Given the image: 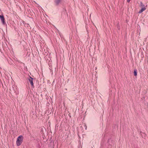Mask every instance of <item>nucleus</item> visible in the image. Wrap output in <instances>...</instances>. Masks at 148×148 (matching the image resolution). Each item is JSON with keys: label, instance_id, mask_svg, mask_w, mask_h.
<instances>
[{"label": "nucleus", "instance_id": "1", "mask_svg": "<svg viewBox=\"0 0 148 148\" xmlns=\"http://www.w3.org/2000/svg\"><path fill=\"white\" fill-rule=\"evenodd\" d=\"M23 137L22 136H18V137L17 138L16 140L17 145L18 146L20 145L21 144L23 141Z\"/></svg>", "mask_w": 148, "mask_h": 148}, {"label": "nucleus", "instance_id": "2", "mask_svg": "<svg viewBox=\"0 0 148 148\" xmlns=\"http://www.w3.org/2000/svg\"><path fill=\"white\" fill-rule=\"evenodd\" d=\"M33 78L30 77L28 79V80L30 82L31 86L32 87H34V83L33 82Z\"/></svg>", "mask_w": 148, "mask_h": 148}, {"label": "nucleus", "instance_id": "3", "mask_svg": "<svg viewBox=\"0 0 148 148\" xmlns=\"http://www.w3.org/2000/svg\"><path fill=\"white\" fill-rule=\"evenodd\" d=\"M0 18L3 25H5V21L4 17L3 15H0Z\"/></svg>", "mask_w": 148, "mask_h": 148}, {"label": "nucleus", "instance_id": "4", "mask_svg": "<svg viewBox=\"0 0 148 148\" xmlns=\"http://www.w3.org/2000/svg\"><path fill=\"white\" fill-rule=\"evenodd\" d=\"M11 90H12L13 91H14V93H16V91L17 90V89L16 88V86L15 85H13L12 86V88L11 89Z\"/></svg>", "mask_w": 148, "mask_h": 148}, {"label": "nucleus", "instance_id": "5", "mask_svg": "<svg viewBox=\"0 0 148 148\" xmlns=\"http://www.w3.org/2000/svg\"><path fill=\"white\" fill-rule=\"evenodd\" d=\"M146 10V8L145 7L142 8L141 10L139 11V13H142L143 11L145 10Z\"/></svg>", "mask_w": 148, "mask_h": 148}, {"label": "nucleus", "instance_id": "6", "mask_svg": "<svg viewBox=\"0 0 148 148\" xmlns=\"http://www.w3.org/2000/svg\"><path fill=\"white\" fill-rule=\"evenodd\" d=\"M61 0H55V3L57 5H58L60 3Z\"/></svg>", "mask_w": 148, "mask_h": 148}, {"label": "nucleus", "instance_id": "7", "mask_svg": "<svg viewBox=\"0 0 148 148\" xmlns=\"http://www.w3.org/2000/svg\"><path fill=\"white\" fill-rule=\"evenodd\" d=\"M141 133V135L143 137H144L146 136V134H145V133L142 132V133Z\"/></svg>", "mask_w": 148, "mask_h": 148}, {"label": "nucleus", "instance_id": "8", "mask_svg": "<svg viewBox=\"0 0 148 148\" xmlns=\"http://www.w3.org/2000/svg\"><path fill=\"white\" fill-rule=\"evenodd\" d=\"M134 75L136 76L137 75V72L136 69H135L134 71Z\"/></svg>", "mask_w": 148, "mask_h": 148}, {"label": "nucleus", "instance_id": "9", "mask_svg": "<svg viewBox=\"0 0 148 148\" xmlns=\"http://www.w3.org/2000/svg\"><path fill=\"white\" fill-rule=\"evenodd\" d=\"M140 6L141 7H144V5L143 4V3H142L141 2H140Z\"/></svg>", "mask_w": 148, "mask_h": 148}, {"label": "nucleus", "instance_id": "10", "mask_svg": "<svg viewBox=\"0 0 148 148\" xmlns=\"http://www.w3.org/2000/svg\"><path fill=\"white\" fill-rule=\"evenodd\" d=\"M35 112H32V114H33L34 115V114H35Z\"/></svg>", "mask_w": 148, "mask_h": 148}, {"label": "nucleus", "instance_id": "11", "mask_svg": "<svg viewBox=\"0 0 148 148\" xmlns=\"http://www.w3.org/2000/svg\"><path fill=\"white\" fill-rule=\"evenodd\" d=\"M130 1V0H127V2H129Z\"/></svg>", "mask_w": 148, "mask_h": 148}, {"label": "nucleus", "instance_id": "12", "mask_svg": "<svg viewBox=\"0 0 148 148\" xmlns=\"http://www.w3.org/2000/svg\"><path fill=\"white\" fill-rule=\"evenodd\" d=\"M33 117H35V115H34V116H32Z\"/></svg>", "mask_w": 148, "mask_h": 148}, {"label": "nucleus", "instance_id": "13", "mask_svg": "<svg viewBox=\"0 0 148 148\" xmlns=\"http://www.w3.org/2000/svg\"><path fill=\"white\" fill-rule=\"evenodd\" d=\"M65 11L66 12V10H65Z\"/></svg>", "mask_w": 148, "mask_h": 148}]
</instances>
